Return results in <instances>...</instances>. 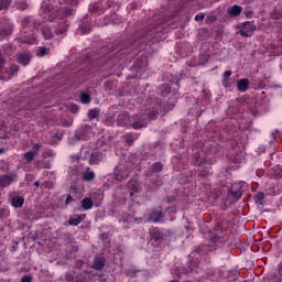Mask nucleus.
Returning <instances> with one entry per match:
<instances>
[{"label": "nucleus", "instance_id": "35", "mask_svg": "<svg viewBox=\"0 0 282 282\" xmlns=\"http://www.w3.org/2000/svg\"><path fill=\"white\" fill-rule=\"evenodd\" d=\"M126 177H129V172H127L124 176H120V174L116 175V180H118L119 182H122V180H124Z\"/></svg>", "mask_w": 282, "mask_h": 282}, {"label": "nucleus", "instance_id": "38", "mask_svg": "<svg viewBox=\"0 0 282 282\" xmlns=\"http://www.w3.org/2000/svg\"><path fill=\"white\" fill-rule=\"evenodd\" d=\"M70 111H72L73 113H77V112H78V106L72 105V106H70Z\"/></svg>", "mask_w": 282, "mask_h": 282}, {"label": "nucleus", "instance_id": "23", "mask_svg": "<svg viewBox=\"0 0 282 282\" xmlns=\"http://www.w3.org/2000/svg\"><path fill=\"white\" fill-rule=\"evenodd\" d=\"M80 101L84 105H89V102H91V96H89V94H87V93H82L80 94Z\"/></svg>", "mask_w": 282, "mask_h": 282}, {"label": "nucleus", "instance_id": "20", "mask_svg": "<svg viewBox=\"0 0 282 282\" xmlns=\"http://www.w3.org/2000/svg\"><path fill=\"white\" fill-rule=\"evenodd\" d=\"M85 217H86V215H80V216H77L76 218H70L69 219V225L70 226H78V224L84 221Z\"/></svg>", "mask_w": 282, "mask_h": 282}, {"label": "nucleus", "instance_id": "4", "mask_svg": "<svg viewBox=\"0 0 282 282\" xmlns=\"http://www.w3.org/2000/svg\"><path fill=\"white\" fill-rule=\"evenodd\" d=\"M254 30H257V26L254 25V23L247 21L243 23V26L242 29L239 30L238 34H240V36H243L245 39H248L252 36V34L254 33Z\"/></svg>", "mask_w": 282, "mask_h": 282}, {"label": "nucleus", "instance_id": "1", "mask_svg": "<svg viewBox=\"0 0 282 282\" xmlns=\"http://www.w3.org/2000/svg\"><path fill=\"white\" fill-rule=\"evenodd\" d=\"M6 61L3 59V56L0 55V80H10L12 76H15L19 72L18 65H11L9 69L3 68V64Z\"/></svg>", "mask_w": 282, "mask_h": 282}, {"label": "nucleus", "instance_id": "32", "mask_svg": "<svg viewBox=\"0 0 282 282\" xmlns=\"http://www.w3.org/2000/svg\"><path fill=\"white\" fill-rule=\"evenodd\" d=\"M36 39L34 36H31L29 40H24L23 43H28L29 45H34Z\"/></svg>", "mask_w": 282, "mask_h": 282}, {"label": "nucleus", "instance_id": "30", "mask_svg": "<svg viewBox=\"0 0 282 282\" xmlns=\"http://www.w3.org/2000/svg\"><path fill=\"white\" fill-rule=\"evenodd\" d=\"M230 76H232V72H230V70H226L225 73H224V85H225V87H228L227 85H226V83L228 82V78H230Z\"/></svg>", "mask_w": 282, "mask_h": 282}, {"label": "nucleus", "instance_id": "17", "mask_svg": "<svg viewBox=\"0 0 282 282\" xmlns=\"http://www.w3.org/2000/svg\"><path fill=\"white\" fill-rule=\"evenodd\" d=\"M240 12H241V7L239 6H234L228 9V14H230V17H239Z\"/></svg>", "mask_w": 282, "mask_h": 282}, {"label": "nucleus", "instance_id": "41", "mask_svg": "<svg viewBox=\"0 0 282 282\" xmlns=\"http://www.w3.org/2000/svg\"><path fill=\"white\" fill-rule=\"evenodd\" d=\"M207 19H209V21H216L217 20V18L213 17V15L208 17Z\"/></svg>", "mask_w": 282, "mask_h": 282}, {"label": "nucleus", "instance_id": "36", "mask_svg": "<svg viewBox=\"0 0 282 282\" xmlns=\"http://www.w3.org/2000/svg\"><path fill=\"white\" fill-rule=\"evenodd\" d=\"M21 282H32V275H24V276L21 279Z\"/></svg>", "mask_w": 282, "mask_h": 282}, {"label": "nucleus", "instance_id": "27", "mask_svg": "<svg viewBox=\"0 0 282 282\" xmlns=\"http://www.w3.org/2000/svg\"><path fill=\"white\" fill-rule=\"evenodd\" d=\"M63 26L58 30L55 31L56 34H65V32H67V26L69 24H67V21L62 20Z\"/></svg>", "mask_w": 282, "mask_h": 282}, {"label": "nucleus", "instance_id": "6", "mask_svg": "<svg viewBox=\"0 0 282 282\" xmlns=\"http://www.w3.org/2000/svg\"><path fill=\"white\" fill-rule=\"evenodd\" d=\"M41 10L42 19H44L45 21H54V15L56 14V11L51 10L47 6H43Z\"/></svg>", "mask_w": 282, "mask_h": 282}, {"label": "nucleus", "instance_id": "18", "mask_svg": "<svg viewBox=\"0 0 282 282\" xmlns=\"http://www.w3.org/2000/svg\"><path fill=\"white\" fill-rule=\"evenodd\" d=\"M50 54V48H46L45 46H40L36 51V56L40 58H43V56H47Z\"/></svg>", "mask_w": 282, "mask_h": 282}, {"label": "nucleus", "instance_id": "8", "mask_svg": "<svg viewBox=\"0 0 282 282\" xmlns=\"http://www.w3.org/2000/svg\"><path fill=\"white\" fill-rule=\"evenodd\" d=\"M105 265H107V260L104 257H96L94 259L91 269L93 270H102V268H105Z\"/></svg>", "mask_w": 282, "mask_h": 282}, {"label": "nucleus", "instance_id": "14", "mask_svg": "<svg viewBox=\"0 0 282 282\" xmlns=\"http://www.w3.org/2000/svg\"><path fill=\"white\" fill-rule=\"evenodd\" d=\"M100 160H102L101 153L98 151H94L90 155L89 164H98V162H100Z\"/></svg>", "mask_w": 282, "mask_h": 282}, {"label": "nucleus", "instance_id": "40", "mask_svg": "<svg viewBox=\"0 0 282 282\" xmlns=\"http://www.w3.org/2000/svg\"><path fill=\"white\" fill-rule=\"evenodd\" d=\"M34 186H35L36 188H39V187L41 186V183H40L39 181H35V182H34Z\"/></svg>", "mask_w": 282, "mask_h": 282}, {"label": "nucleus", "instance_id": "12", "mask_svg": "<svg viewBox=\"0 0 282 282\" xmlns=\"http://www.w3.org/2000/svg\"><path fill=\"white\" fill-rule=\"evenodd\" d=\"M128 188L130 196L133 197V195H135V193L140 191V185L138 184V182L133 181L128 184Z\"/></svg>", "mask_w": 282, "mask_h": 282}, {"label": "nucleus", "instance_id": "31", "mask_svg": "<svg viewBox=\"0 0 282 282\" xmlns=\"http://www.w3.org/2000/svg\"><path fill=\"white\" fill-rule=\"evenodd\" d=\"M205 17H206V14H204V13H197L195 15V21H204Z\"/></svg>", "mask_w": 282, "mask_h": 282}, {"label": "nucleus", "instance_id": "19", "mask_svg": "<svg viewBox=\"0 0 282 282\" xmlns=\"http://www.w3.org/2000/svg\"><path fill=\"white\" fill-rule=\"evenodd\" d=\"M94 177H96V174L94 172L89 171V167L83 174V178L85 182H91V180H94Z\"/></svg>", "mask_w": 282, "mask_h": 282}, {"label": "nucleus", "instance_id": "10", "mask_svg": "<svg viewBox=\"0 0 282 282\" xmlns=\"http://www.w3.org/2000/svg\"><path fill=\"white\" fill-rule=\"evenodd\" d=\"M163 217L164 216L162 215V210L153 209L150 213L149 220L153 221L154 224H158V221H161Z\"/></svg>", "mask_w": 282, "mask_h": 282}, {"label": "nucleus", "instance_id": "43", "mask_svg": "<svg viewBox=\"0 0 282 282\" xmlns=\"http://www.w3.org/2000/svg\"><path fill=\"white\" fill-rule=\"evenodd\" d=\"M0 10H3V7L0 6Z\"/></svg>", "mask_w": 282, "mask_h": 282}, {"label": "nucleus", "instance_id": "24", "mask_svg": "<svg viewBox=\"0 0 282 282\" xmlns=\"http://www.w3.org/2000/svg\"><path fill=\"white\" fill-rule=\"evenodd\" d=\"M23 197H14L12 199V206H14V208H21V206H23Z\"/></svg>", "mask_w": 282, "mask_h": 282}, {"label": "nucleus", "instance_id": "25", "mask_svg": "<svg viewBox=\"0 0 282 282\" xmlns=\"http://www.w3.org/2000/svg\"><path fill=\"white\" fill-rule=\"evenodd\" d=\"M42 34L44 36V39L50 40L54 37V33L52 32V30L45 28L42 30Z\"/></svg>", "mask_w": 282, "mask_h": 282}, {"label": "nucleus", "instance_id": "34", "mask_svg": "<svg viewBox=\"0 0 282 282\" xmlns=\"http://www.w3.org/2000/svg\"><path fill=\"white\" fill-rule=\"evenodd\" d=\"M65 204L66 206H69V204H74V198L72 197L70 194L67 195Z\"/></svg>", "mask_w": 282, "mask_h": 282}, {"label": "nucleus", "instance_id": "15", "mask_svg": "<svg viewBox=\"0 0 282 282\" xmlns=\"http://www.w3.org/2000/svg\"><path fill=\"white\" fill-rule=\"evenodd\" d=\"M36 155H39V153L36 152H25L22 154V158H24L25 162H28V164H30V162H32L34 160V158H36Z\"/></svg>", "mask_w": 282, "mask_h": 282}, {"label": "nucleus", "instance_id": "11", "mask_svg": "<svg viewBox=\"0 0 282 282\" xmlns=\"http://www.w3.org/2000/svg\"><path fill=\"white\" fill-rule=\"evenodd\" d=\"M249 86H250V82L248 79H246V78L239 79L237 82V89H238V91H241V93L248 91V87Z\"/></svg>", "mask_w": 282, "mask_h": 282}, {"label": "nucleus", "instance_id": "7", "mask_svg": "<svg viewBox=\"0 0 282 282\" xmlns=\"http://www.w3.org/2000/svg\"><path fill=\"white\" fill-rule=\"evenodd\" d=\"M117 124L119 127H127V124H131V118L129 117V113L122 112L117 118Z\"/></svg>", "mask_w": 282, "mask_h": 282}, {"label": "nucleus", "instance_id": "45", "mask_svg": "<svg viewBox=\"0 0 282 282\" xmlns=\"http://www.w3.org/2000/svg\"><path fill=\"white\" fill-rule=\"evenodd\" d=\"M172 282H177V281L173 280Z\"/></svg>", "mask_w": 282, "mask_h": 282}, {"label": "nucleus", "instance_id": "16", "mask_svg": "<svg viewBox=\"0 0 282 282\" xmlns=\"http://www.w3.org/2000/svg\"><path fill=\"white\" fill-rule=\"evenodd\" d=\"M264 202H265L264 193L260 192L254 196V203L258 204L259 206H263Z\"/></svg>", "mask_w": 282, "mask_h": 282}, {"label": "nucleus", "instance_id": "37", "mask_svg": "<svg viewBox=\"0 0 282 282\" xmlns=\"http://www.w3.org/2000/svg\"><path fill=\"white\" fill-rule=\"evenodd\" d=\"M18 8H19L20 10H25V8H28V4L25 3V0H22V4L19 3V4H18Z\"/></svg>", "mask_w": 282, "mask_h": 282}, {"label": "nucleus", "instance_id": "33", "mask_svg": "<svg viewBox=\"0 0 282 282\" xmlns=\"http://www.w3.org/2000/svg\"><path fill=\"white\" fill-rule=\"evenodd\" d=\"M42 147L43 145H41L40 143H34L33 144V152L39 153V151H41Z\"/></svg>", "mask_w": 282, "mask_h": 282}, {"label": "nucleus", "instance_id": "26", "mask_svg": "<svg viewBox=\"0 0 282 282\" xmlns=\"http://www.w3.org/2000/svg\"><path fill=\"white\" fill-rule=\"evenodd\" d=\"M135 140H138V134H133V133L126 134V142H128V144L135 142Z\"/></svg>", "mask_w": 282, "mask_h": 282}, {"label": "nucleus", "instance_id": "2", "mask_svg": "<svg viewBox=\"0 0 282 282\" xmlns=\"http://www.w3.org/2000/svg\"><path fill=\"white\" fill-rule=\"evenodd\" d=\"M149 118H151L149 113L134 115L130 119V124L132 129H144L149 124Z\"/></svg>", "mask_w": 282, "mask_h": 282}, {"label": "nucleus", "instance_id": "44", "mask_svg": "<svg viewBox=\"0 0 282 282\" xmlns=\"http://www.w3.org/2000/svg\"><path fill=\"white\" fill-rule=\"evenodd\" d=\"M213 241H217V238H215Z\"/></svg>", "mask_w": 282, "mask_h": 282}, {"label": "nucleus", "instance_id": "3", "mask_svg": "<svg viewBox=\"0 0 282 282\" xmlns=\"http://www.w3.org/2000/svg\"><path fill=\"white\" fill-rule=\"evenodd\" d=\"M243 188H246V183H235L230 188V197H232L234 202H239L241 199V195H243Z\"/></svg>", "mask_w": 282, "mask_h": 282}, {"label": "nucleus", "instance_id": "29", "mask_svg": "<svg viewBox=\"0 0 282 282\" xmlns=\"http://www.w3.org/2000/svg\"><path fill=\"white\" fill-rule=\"evenodd\" d=\"M22 25L23 28H28L30 25V28H32V18H24L22 20Z\"/></svg>", "mask_w": 282, "mask_h": 282}, {"label": "nucleus", "instance_id": "28", "mask_svg": "<svg viewBox=\"0 0 282 282\" xmlns=\"http://www.w3.org/2000/svg\"><path fill=\"white\" fill-rule=\"evenodd\" d=\"M163 166H162V163L160 162H156L152 165V171L154 173H160V171H162Z\"/></svg>", "mask_w": 282, "mask_h": 282}, {"label": "nucleus", "instance_id": "22", "mask_svg": "<svg viewBox=\"0 0 282 282\" xmlns=\"http://www.w3.org/2000/svg\"><path fill=\"white\" fill-rule=\"evenodd\" d=\"M98 116H100V109L95 108V109H90L88 111V118L89 120H94L95 118H98Z\"/></svg>", "mask_w": 282, "mask_h": 282}, {"label": "nucleus", "instance_id": "21", "mask_svg": "<svg viewBox=\"0 0 282 282\" xmlns=\"http://www.w3.org/2000/svg\"><path fill=\"white\" fill-rule=\"evenodd\" d=\"M10 34H12V26L0 30V40L2 41V39H6V36H10Z\"/></svg>", "mask_w": 282, "mask_h": 282}, {"label": "nucleus", "instance_id": "13", "mask_svg": "<svg viewBox=\"0 0 282 282\" xmlns=\"http://www.w3.org/2000/svg\"><path fill=\"white\" fill-rule=\"evenodd\" d=\"M82 208L84 210H91L94 208V202L91 200V198L86 197L82 199Z\"/></svg>", "mask_w": 282, "mask_h": 282}, {"label": "nucleus", "instance_id": "39", "mask_svg": "<svg viewBox=\"0 0 282 282\" xmlns=\"http://www.w3.org/2000/svg\"><path fill=\"white\" fill-rule=\"evenodd\" d=\"M26 180L29 181V182H32V180H34V176H32V175H30V174H26Z\"/></svg>", "mask_w": 282, "mask_h": 282}, {"label": "nucleus", "instance_id": "42", "mask_svg": "<svg viewBox=\"0 0 282 282\" xmlns=\"http://www.w3.org/2000/svg\"><path fill=\"white\" fill-rule=\"evenodd\" d=\"M6 150L3 148H0V153H4Z\"/></svg>", "mask_w": 282, "mask_h": 282}, {"label": "nucleus", "instance_id": "9", "mask_svg": "<svg viewBox=\"0 0 282 282\" xmlns=\"http://www.w3.org/2000/svg\"><path fill=\"white\" fill-rule=\"evenodd\" d=\"M32 59V55H30V53H21L18 55L17 57V62L20 65H30V61Z\"/></svg>", "mask_w": 282, "mask_h": 282}, {"label": "nucleus", "instance_id": "5", "mask_svg": "<svg viewBox=\"0 0 282 282\" xmlns=\"http://www.w3.org/2000/svg\"><path fill=\"white\" fill-rule=\"evenodd\" d=\"M17 180V173H11L9 175H1L0 176V188H6V186H10L12 182Z\"/></svg>", "mask_w": 282, "mask_h": 282}]
</instances>
